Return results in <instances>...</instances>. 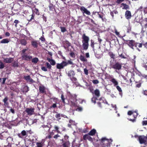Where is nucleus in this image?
<instances>
[{"instance_id":"1","label":"nucleus","mask_w":147,"mask_h":147,"mask_svg":"<svg viewBox=\"0 0 147 147\" xmlns=\"http://www.w3.org/2000/svg\"><path fill=\"white\" fill-rule=\"evenodd\" d=\"M82 47L83 49L86 50L88 48L89 46V37L86 36L85 34H83L82 36Z\"/></svg>"},{"instance_id":"2","label":"nucleus","mask_w":147,"mask_h":147,"mask_svg":"<svg viewBox=\"0 0 147 147\" xmlns=\"http://www.w3.org/2000/svg\"><path fill=\"white\" fill-rule=\"evenodd\" d=\"M28 48L27 49H24L22 50L21 55H22V59L23 60L26 61H30L32 59V57L30 55H28L25 53L28 50Z\"/></svg>"},{"instance_id":"3","label":"nucleus","mask_w":147,"mask_h":147,"mask_svg":"<svg viewBox=\"0 0 147 147\" xmlns=\"http://www.w3.org/2000/svg\"><path fill=\"white\" fill-rule=\"evenodd\" d=\"M73 64V63L71 61V60H68L67 62L63 61L60 63H57L56 67L57 69H63L64 67L66 66L68 64L72 65Z\"/></svg>"},{"instance_id":"4","label":"nucleus","mask_w":147,"mask_h":147,"mask_svg":"<svg viewBox=\"0 0 147 147\" xmlns=\"http://www.w3.org/2000/svg\"><path fill=\"white\" fill-rule=\"evenodd\" d=\"M99 141H100V144L102 146H105L108 147H110V142H112L111 139H108L105 137L100 139Z\"/></svg>"},{"instance_id":"5","label":"nucleus","mask_w":147,"mask_h":147,"mask_svg":"<svg viewBox=\"0 0 147 147\" xmlns=\"http://www.w3.org/2000/svg\"><path fill=\"white\" fill-rule=\"evenodd\" d=\"M122 63L118 62H115L111 64V67L116 70H119L121 69Z\"/></svg>"},{"instance_id":"6","label":"nucleus","mask_w":147,"mask_h":147,"mask_svg":"<svg viewBox=\"0 0 147 147\" xmlns=\"http://www.w3.org/2000/svg\"><path fill=\"white\" fill-rule=\"evenodd\" d=\"M133 112H135L136 113V114H134L133 115V116L134 117V119H128L130 121L133 122H136V119L137 116L138 115V113L137 110L135 111H134L133 112L132 111H130L128 112L127 114L128 115H132L133 114Z\"/></svg>"},{"instance_id":"7","label":"nucleus","mask_w":147,"mask_h":147,"mask_svg":"<svg viewBox=\"0 0 147 147\" xmlns=\"http://www.w3.org/2000/svg\"><path fill=\"white\" fill-rule=\"evenodd\" d=\"M32 14L31 15V18L28 20L29 21H31L32 20L34 19V16L35 15L34 14H35L37 15H40V13L39 12V10L35 7L32 10Z\"/></svg>"},{"instance_id":"8","label":"nucleus","mask_w":147,"mask_h":147,"mask_svg":"<svg viewBox=\"0 0 147 147\" xmlns=\"http://www.w3.org/2000/svg\"><path fill=\"white\" fill-rule=\"evenodd\" d=\"M126 43L131 48L133 49L134 47L135 46L136 42L135 40H126Z\"/></svg>"},{"instance_id":"9","label":"nucleus","mask_w":147,"mask_h":147,"mask_svg":"<svg viewBox=\"0 0 147 147\" xmlns=\"http://www.w3.org/2000/svg\"><path fill=\"white\" fill-rule=\"evenodd\" d=\"M138 140L140 144H146V138L144 135L140 136L138 137Z\"/></svg>"},{"instance_id":"10","label":"nucleus","mask_w":147,"mask_h":147,"mask_svg":"<svg viewBox=\"0 0 147 147\" xmlns=\"http://www.w3.org/2000/svg\"><path fill=\"white\" fill-rule=\"evenodd\" d=\"M83 139L84 140H88L89 141L93 143V139L88 134L84 135L83 136Z\"/></svg>"},{"instance_id":"11","label":"nucleus","mask_w":147,"mask_h":147,"mask_svg":"<svg viewBox=\"0 0 147 147\" xmlns=\"http://www.w3.org/2000/svg\"><path fill=\"white\" fill-rule=\"evenodd\" d=\"M34 109V108H27L26 109L25 111L26 112L28 115H31L33 114Z\"/></svg>"},{"instance_id":"12","label":"nucleus","mask_w":147,"mask_h":147,"mask_svg":"<svg viewBox=\"0 0 147 147\" xmlns=\"http://www.w3.org/2000/svg\"><path fill=\"white\" fill-rule=\"evenodd\" d=\"M125 16L126 19L130 20L132 17L131 11L129 10H126L125 13Z\"/></svg>"},{"instance_id":"13","label":"nucleus","mask_w":147,"mask_h":147,"mask_svg":"<svg viewBox=\"0 0 147 147\" xmlns=\"http://www.w3.org/2000/svg\"><path fill=\"white\" fill-rule=\"evenodd\" d=\"M68 96L69 97V99L71 100H73L74 101H77V95L76 94H73L69 92Z\"/></svg>"},{"instance_id":"14","label":"nucleus","mask_w":147,"mask_h":147,"mask_svg":"<svg viewBox=\"0 0 147 147\" xmlns=\"http://www.w3.org/2000/svg\"><path fill=\"white\" fill-rule=\"evenodd\" d=\"M18 137L20 138H22L23 136H27V131H26L23 130L22 131L21 134H18Z\"/></svg>"},{"instance_id":"15","label":"nucleus","mask_w":147,"mask_h":147,"mask_svg":"<svg viewBox=\"0 0 147 147\" xmlns=\"http://www.w3.org/2000/svg\"><path fill=\"white\" fill-rule=\"evenodd\" d=\"M67 74L68 76L70 78L71 77H74L75 75L74 71L72 70H70L68 71Z\"/></svg>"},{"instance_id":"16","label":"nucleus","mask_w":147,"mask_h":147,"mask_svg":"<svg viewBox=\"0 0 147 147\" xmlns=\"http://www.w3.org/2000/svg\"><path fill=\"white\" fill-rule=\"evenodd\" d=\"M24 79L27 81V82H29L31 83H33L34 81L31 78L30 76H24Z\"/></svg>"},{"instance_id":"17","label":"nucleus","mask_w":147,"mask_h":147,"mask_svg":"<svg viewBox=\"0 0 147 147\" xmlns=\"http://www.w3.org/2000/svg\"><path fill=\"white\" fill-rule=\"evenodd\" d=\"M13 60V58H6L4 59L3 61L6 63H9L12 62Z\"/></svg>"},{"instance_id":"18","label":"nucleus","mask_w":147,"mask_h":147,"mask_svg":"<svg viewBox=\"0 0 147 147\" xmlns=\"http://www.w3.org/2000/svg\"><path fill=\"white\" fill-rule=\"evenodd\" d=\"M142 45L143 44L142 43H140L136 42L135 47L136 48V49L138 50V51H140L141 50L139 49V48H142Z\"/></svg>"},{"instance_id":"19","label":"nucleus","mask_w":147,"mask_h":147,"mask_svg":"<svg viewBox=\"0 0 147 147\" xmlns=\"http://www.w3.org/2000/svg\"><path fill=\"white\" fill-rule=\"evenodd\" d=\"M32 46L34 48H37L38 46V43L37 41L33 40L31 42Z\"/></svg>"},{"instance_id":"20","label":"nucleus","mask_w":147,"mask_h":147,"mask_svg":"<svg viewBox=\"0 0 147 147\" xmlns=\"http://www.w3.org/2000/svg\"><path fill=\"white\" fill-rule=\"evenodd\" d=\"M45 90V88L44 86H40L39 87V92L40 93L46 94V92Z\"/></svg>"},{"instance_id":"21","label":"nucleus","mask_w":147,"mask_h":147,"mask_svg":"<svg viewBox=\"0 0 147 147\" xmlns=\"http://www.w3.org/2000/svg\"><path fill=\"white\" fill-rule=\"evenodd\" d=\"M94 94L97 98H99L100 96V91L98 89H96L94 90Z\"/></svg>"},{"instance_id":"22","label":"nucleus","mask_w":147,"mask_h":147,"mask_svg":"<svg viewBox=\"0 0 147 147\" xmlns=\"http://www.w3.org/2000/svg\"><path fill=\"white\" fill-rule=\"evenodd\" d=\"M70 143L68 141L63 142L62 144L61 145L63 147H69Z\"/></svg>"},{"instance_id":"23","label":"nucleus","mask_w":147,"mask_h":147,"mask_svg":"<svg viewBox=\"0 0 147 147\" xmlns=\"http://www.w3.org/2000/svg\"><path fill=\"white\" fill-rule=\"evenodd\" d=\"M48 7L50 11H53L55 10V6L51 3V2L49 3Z\"/></svg>"},{"instance_id":"24","label":"nucleus","mask_w":147,"mask_h":147,"mask_svg":"<svg viewBox=\"0 0 147 147\" xmlns=\"http://www.w3.org/2000/svg\"><path fill=\"white\" fill-rule=\"evenodd\" d=\"M96 133V130L93 129L91 130L88 134L90 136H94Z\"/></svg>"},{"instance_id":"25","label":"nucleus","mask_w":147,"mask_h":147,"mask_svg":"<svg viewBox=\"0 0 147 147\" xmlns=\"http://www.w3.org/2000/svg\"><path fill=\"white\" fill-rule=\"evenodd\" d=\"M122 6H123V7L122 8L123 9L127 10L129 9V6L125 3H122L121 7Z\"/></svg>"},{"instance_id":"26","label":"nucleus","mask_w":147,"mask_h":147,"mask_svg":"<svg viewBox=\"0 0 147 147\" xmlns=\"http://www.w3.org/2000/svg\"><path fill=\"white\" fill-rule=\"evenodd\" d=\"M20 42L22 45L26 46L27 42L26 40L25 39H21L20 40Z\"/></svg>"},{"instance_id":"27","label":"nucleus","mask_w":147,"mask_h":147,"mask_svg":"<svg viewBox=\"0 0 147 147\" xmlns=\"http://www.w3.org/2000/svg\"><path fill=\"white\" fill-rule=\"evenodd\" d=\"M110 81L113 84L114 86H116L118 84V82L114 78H112Z\"/></svg>"},{"instance_id":"28","label":"nucleus","mask_w":147,"mask_h":147,"mask_svg":"<svg viewBox=\"0 0 147 147\" xmlns=\"http://www.w3.org/2000/svg\"><path fill=\"white\" fill-rule=\"evenodd\" d=\"M9 42V39L8 38H5L2 40L0 41V43L4 44V43H7Z\"/></svg>"},{"instance_id":"29","label":"nucleus","mask_w":147,"mask_h":147,"mask_svg":"<svg viewBox=\"0 0 147 147\" xmlns=\"http://www.w3.org/2000/svg\"><path fill=\"white\" fill-rule=\"evenodd\" d=\"M22 90L23 92H27L29 91V87L28 86H24Z\"/></svg>"},{"instance_id":"30","label":"nucleus","mask_w":147,"mask_h":147,"mask_svg":"<svg viewBox=\"0 0 147 147\" xmlns=\"http://www.w3.org/2000/svg\"><path fill=\"white\" fill-rule=\"evenodd\" d=\"M8 100L7 97H6L3 100V101L4 102V105L5 106H8L9 105V103L7 102Z\"/></svg>"},{"instance_id":"31","label":"nucleus","mask_w":147,"mask_h":147,"mask_svg":"<svg viewBox=\"0 0 147 147\" xmlns=\"http://www.w3.org/2000/svg\"><path fill=\"white\" fill-rule=\"evenodd\" d=\"M108 54L111 58H112L113 59H115V55L112 52H109Z\"/></svg>"},{"instance_id":"32","label":"nucleus","mask_w":147,"mask_h":147,"mask_svg":"<svg viewBox=\"0 0 147 147\" xmlns=\"http://www.w3.org/2000/svg\"><path fill=\"white\" fill-rule=\"evenodd\" d=\"M12 66L14 67H18L19 66V65L18 61H14L12 63Z\"/></svg>"},{"instance_id":"33","label":"nucleus","mask_w":147,"mask_h":147,"mask_svg":"<svg viewBox=\"0 0 147 147\" xmlns=\"http://www.w3.org/2000/svg\"><path fill=\"white\" fill-rule=\"evenodd\" d=\"M38 59L37 58L35 57L32 59L31 61L32 63H36L38 62Z\"/></svg>"},{"instance_id":"34","label":"nucleus","mask_w":147,"mask_h":147,"mask_svg":"<svg viewBox=\"0 0 147 147\" xmlns=\"http://www.w3.org/2000/svg\"><path fill=\"white\" fill-rule=\"evenodd\" d=\"M50 99L51 100H52L55 103H57V102L58 101V100L57 98L54 97L50 98Z\"/></svg>"},{"instance_id":"35","label":"nucleus","mask_w":147,"mask_h":147,"mask_svg":"<svg viewBox=\"0 0 147 147\" xmlns=\"http://www.w3.org/2000/svg\"><path fill=\"white\" fill-rule=\"evenodd\" d=\"M43 144V143L42 142H36V147H42Z\"/></svg>"},{"instance_id":"36","label":"nucleus","mask_w":147,"mask_h":147,"mask_svg":"<svg viewBox=\"0 0 147 147\" xmlns=\"http://www.w3.org/2000/svg\"><path fill=\"white\" fill-rule=\"evenodd\" d=\"M80 59L82 61L84 62L86 61H87L86 59L85 58V57L82 55H81L80 56Z\"/></svg>"},{"instance_id":"37","label":"nucleus","mask_w":147,"mask_h":147,"mask_svg":"<svg viewBox=\"0 0 147 147\" xmlns=\"http://www.w3.org/2000/svg\"><path fill=\"white\" fill-rule=\"evenodd\" d=\"M86 9H87L83 6H82L80 8L81 11L83 13H84Z\"/></svg>"},{"instance_id":"38","label":"nucleus","mask_w":147,"mask_h":147,"mask_svg":"<svg viewBox=\"0 0 147 147\" xmlns=\"http://www.w3.org/2000/svg\"><path fill=\"white\" fill-rule=\"evenodd\" d=\"M46 64L47 68H48L50 70L51 69L52 66L48 62H46Z\"/></svg>"},{"instance_id":"39","label":"nucleus","mask_w":147,"mask_h":147,"mask_svg":"<svg viewBox=\"0 0 147 147\" xmlns=\"http://www.w3.org/2000/svg\"><path fill=\"white\" fill-rule=\"evenodd\" d=\"M60 28L61 29V31L62 32H65L66 31H67V30L66 28L65 27H63L61 26H60Z\"/></svg>"},{"instance_id":"40","label":"nucleus","mask_w":147,"mask_h":147,"mask_svg":"<svg viewBox=\"0 0 147 147\" xmlns=\"http://www.w3.org/2000/svg\"><path fill=\"white\" fill-rule=\"evenodd\" d=\"M54 128L55 129V131H56L58 133H60V131L59 130V127L58 126L55 125L54 126Z\"/></svg>"},{"instance_id":"41","label":"nucleus","mask_w":147,"mask_h":147,"mask_svg":"<svg viewBox=\"0 0 147 147\" xmlns=\"http://www.w3.org/2000/svg\"><path fill=\"white\" fill-rule=\"evenodd\" d=\"M55 117L58 120H59L61 119V115L59 113H57L55 115Z\"/></svg>"},{"instance_id":"42","label":"nucleus","mask_w":147,"mask_h":147,"mask_svg":"<svg viewBox=\"0 0 147 147\" xmlns=\"http://www.w3.org/2000/svg\"><path fill=\"white\" fill-rule=\"evenodd\" d=\"M61 100H62V102L64 103H65V98H64V96L63 93L61 94Z\"/></svg>"},{"instance_id":"43","label":"nucleus","mask_w":147,"mask_h":147,"mask_svg":"<svg viewBox=\"0 0 147 147\" xmlns=\"http://www.w3.org/2000/svg\"><path fill=\"white\" fill-rule=\"evenodd\" d=\"M78 108L76 109L77 111L81 112L83 110L82 108V107L77 106Z\"/></svg>"},{"instance_id":"44","label":"nucleus","mask_w":147,"mask_h":147,"mask_svg":"<svg viewBox=\"0 0 147 147\" xmlns=\"http://www.w3.org/2000/svg\"><path fill=\"white\" fill-rule=\"evenodd\" d=\"M96 100H97V97H93L91 98V101L93 103L95 104L96 103Z\"/></svg>"},{"instance_id":"45","label":"nucleus","mask_w":147,"mask_h":147,"mask_svg":"<svg viewBox=\"0 0 147 147\" xmlns=\"http://www.w3.org/2000/svg\"><path fill=\"white\" fill-rule=\"evenodd\" d=\"M134 21L138 23L140 22V19L139 18V17L137 16L135 18Z\"/></svg>"},{"instance_id":"46","label":"nucleus","mask_w":147,"mask_h":147,"mask_svg":"<svg viewBox=\"0 0 147 147\" xmlns=\"http://www.w3.org/2000/svg\"><path fill=\"white\" fill-rule=\"evenodd\" d=\"M5 67L4 63L1 61H0V69H2Z\"/></svg>"},{"instance_id":"47","label":"nucleus","mask_w":147,"mask_h":147,"mask_svg":"<svg viewBox=\"0 0 147 147\" xmlns=\"http://www.w3.org/2000/svg\"><path fill=\"white\" fill-rule=\"evenodd\" d=\"M65 44L67 47H69L71 46V43L68 41H66L65 42Z\"/></svg>"},{"instance_id":"48","label":"nucleus","mask_w":147,"mask_h":147,"mask_svg":"<svg viewBox=\"0 0 147 147\" xmlns=\"http://www.w3.org/2000/svg\"><path fill=\"white\" fill-rule=\"evenodd\" d=\"M50 63L51 64V65H55L56 64L55 61L53 59H51V61L50 62Z\"/></svg>"},{"instance_id":"49","label":"nucleus","mask_w":147,"mask_h":147,"mask_svg":"<svg viewBox=\"0 0 147 147\" xmlns=\"http://www.w3.org/2000/svg\"><path fill=\"white\" fill-rule=\"evenodd\" d=\"M70 56L73 58H74L75 57V55L74 52L72 51L70 53Z\"/></svg>"},{"instance_id":"50","label":"nucleus","mask_w":147,"mask_h":147,"mask_svg":"<svg viewBox=\"0 0 147 147\" xmlns=\"http://www.w3.org/2000/svg\"><path fill=\"white\" fill-rule=\"evenodd\" d=\"M116 87L117 90L119 92H122V90L121 89V88L118 86H116Z\"/></svg>"},{"instance_id":"51","label":"nucleus","mask_w":147,"mask_h":147,"mask_svg":"<svg viewBox=\"0 0 147 147\" xmlns=\"http://www.w3.org/2000/svg\"><path fill=\"white\" fill-rule=\"evenodd\" d=\"M20 22L17 20H16L14 22V23H15V26L16 27H17V24Z\"/></svg>"},{"instance_id":"52","label":"nucleus","mask_w":147,"mask_h":147,"mask_svg":"<svg viewBox=\"0 0 147 147\" xmlns=\"http://www.w3.org/2000/svg\"><path fill=\"white\" fill-rule=\"evenodd\" d=\"M91 46L94 49V41L92 40H91Z\"/></svg>"},{"instance_id":"53","label":"nucleus","mask_w":147,"mask_h":147,"mask_svg":"<svg viewBox=\"0 0 147 147\" xmlns=\"http://www.w3.org/2000/svg\"><path fill=\"white\" fill-rule=\"evenodd\" d=\"M47 67L45 66H42L41 67L42 70L45 71H47Z\"/></svg>"},{"instance_id":"54","label":"nucleus","mask_w":147,"mask_h":147,"mask_svg":"<svg viewBox=\"0 0 147 147\" xmlns=\"http://www.w3.org/2000/svg\"><path fill=\"white\" fill-rule=\"evenodd\" d=\"M92 82L94 84H97L99 83V81L97 80H92Z\"/></svg>"},{"instance_id":"55","label":"nucleus","mask_w":147,"mask_h":147,"mask_svg":"<svg viewBox=\"0 0 147 147\" xmlns=\"http://www.w3.org/2000/svg\"><path fill=\"white\" fill-rule=\"evenodd\" d=\"M70 80L72 81H76L77 80V79L74 77H71L70 78Z\"/></svg>"},{"instance_id":"56","label":"nucleus","mask_w":147,"mask_h":147,"mask_svg":"<svg viewBox=\"0 0 147 147\" xmlns=\"http://www.w3.org/2000/svg\"><path fill=\"white\" fill-rule=\"evenodd\" d=\"M119 57L123 59H126V57L122 53L121 54H119Z\"/></svg>"},{"instance_id":"57","label":"nucleus","mask_w":147,"mask_h":147,"mask_svg":"<svg viewBox=\"0 0 147 147\" xmlns=\"http://www.w3.org/2000/svg\"><path fill=\"white\" fill-rule=\"evenodd\" d=\"M131 31V28L130 27H128L127 28V33H130Z\"/></svg>"},{"instance_id":"58","label":"nucleus","mask_w":147,"mask_h":147,"mask_svg":"<svg viewBox=\"0 0 147 147\" xmlns=\"http://www.w3.org/2000/svg\"><path fill=\"white\" fill-rule=\"evenodd\" d=\"M89 89L90 90V92L92 94H94V89L93 88L90 87L89 88Z\"/></svg>"},{"instance_id":"59","label":"nucleus","mask_w":147,"mask_h":147,"mask_svg":"<svg viewBox=\"0 0 147 147\" xmlns=\"http://www.w3.org/2000/svg\"><path fill=\"white\" fill-rule=\"evenodd\" d=\"M84 72L86 75H88V70L86 68L84 69Z\"/></svg>"},{"instance_id":"60","label":"nucleus","mask_w":147,"mask_h":147,"mask_svg":"<svg viewBox=\"0 0 147 147\" xmlns=\"http://www.w3.org/2000/svg\"><path fill=\"white\" fill-rule=\"evenodd\" d=\"M56 103H55L53 104V105L50 107V108H55L56 107H57Z\"/></svg>"},{"instance_id":"61","label":"nucleus","mask_w":147,"mask_h":147,"mask_svg":"<svg viewBox=\"0 0 147 147\" xmlns=\"http://www.w3.org/2000/svg\"><path fill=\"white\" fill-rule=\"evenodd\" d=\"M84 13H86V14L87 15H90L91 13L90 11H88L87 9L85 11Z\"/></svg>"},{"instance_id":"62","label":"nucleus","mask_w":147,"mask_h":147,"mask_svg":"<svg viewBox=\"0 0 147 147\" xmlns=\"http://www.w3.org/2000/svg\"><path fill=\"white\" fill-rule=\"evenodd\" d=\"M97 13H98V15L99 18L102 19L103 20V16L101 15L98 12H97Z\"/></svg>"},{"instance_id":"63","label":"nucleus","mask_w":147,"mask_h":147,"mask_svg":"<svg viewBox=\"0 0 147 147\" xmlns=\"http://www.w3.org/2000/svg\"><path fill=\"white\" fill-rule=\"evenodd\" d=\"M124 0H117L116 1V3L117 4H119L122 2H123Z\"/></svg>"},{"instance_id":"64","label":"nucleus","mask_w":147,"mask_h":147,"mask_svg":"<svg viewBox=\"0 0 147 147\" xmlns=\"http://www.w3.org/2000/svg\"><path fill=\"white\" fill-rule=\"evenodd\" d=\"M40 39L42 42H44L45 40V39L44 38V37L42 36L40 38Z\"/></svg>"}]
</instances>
